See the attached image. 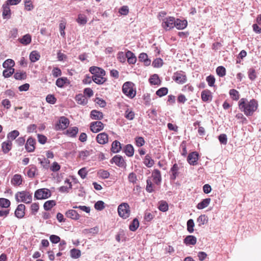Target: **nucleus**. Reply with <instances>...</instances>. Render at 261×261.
I'll return each instance as SVG.
<instances>
[{
	"instance_id": "35",
	"label": "nucleus",
	"mask_w": 261,
	"mask_h": 261,
	"mask_svg": "<svg viewBox=\"0 0 261 261\" xmlns=\"http://www.w3.org/2000/svg\"><path fill=\"white\" fill-rule=\"evenodd\" d=\"M19 135V133L17 130H13L7 135V139L8 141H11L15 140Z\"/></svg>"
},
{
	"instance_id": "24",
	"label": "nucleus",
	"mask_w": 261,
	"mask_h": 261,
	"mask_svg": "<svg viewBox=\"0 0 261 261\" xmlns=\"http://www.w3.org/2000/svg\"><path fill=\"white\" fill-rule=\"evenodd\" d=\"M92 80L94 83L98 85H102L107 81L105 76L92 75Z\"/></svg>"
},
{
	"instance_id": "40",
	"label": "nucleus",
	"mask_w": 261,
	"mask_h": 261,
	"mask_svg": "<svg viewBox=\"0 0 261 261\" xmlns=\"http://www.w3.org/2000/svg\"><path fill=\"white\" fill-rule=\"evenodd\" d=\"M55 205L56 201L55 200H48L44 203L43 207L45 210L49 211Z\"/></svg>"
},
{
	"instance_id": "42",
	"label": "nucleus",
	"mask_w": 261,
	"mask_h": 261,
	"mask_svg": "<svg viewBox=\"0 0 261 261\" xmlns=\"http://www.w3.org/2000/svg\"><path fill=\"white\" fill-rule=\"evenodd\" d=\"M229 94H230L231 98L233 100H238L239 99V96H240L239 93L236 89L230 90Z\"/></svg>"
},
{
	"instance_id": "59",
	"label": "nucleus",
	"mask_w": 261,
	"mask_h": 261,
	"mask_svg": "<svg viewBox=\"0 0 261 261\" xmlns=\"http://www.w3.org/2000/svg\"><path fill=\"white\" fill-rule=\"evenodd\" d=\"M146 191L149 193H151L153 191V185L152 184V182L151 181V179L149 178H148L146 180Z\"/></svg>"
},
{
	"instance_id": "55",
	"label": "nucleus",
	"mask_w": 261,
	"mask_h": 261,
	"mask_svg": "<svg viewBox=\"0 0 261 261\" xmlns=\"http://www.w3.org/2000/svg\"><path fill=\"white\" fill-rule=\"evenodd\" d=\"M71 256L74 258H77L81 256V251L77 249H72L70 250Z\"/></svg>"
},
{
	"instance_id": "9",
	"label": "nucleus",
	"mask_w": 261,
	"mask_h": 261,
	"mask_svg": "<svg viewBox=\"0 0 261 261\" xmlns=\"http://www.w3.org/2000/svg\"><path fill=\"white\" fill-rule=\"evenodd\" d=\"M90 129L94 133H98L104 128V124L99 121L92 122L90 123Z\"/></svg>"
},
{
	"instance_id": "36",
	"label": "nucleus",
	"mask_w": 261,
	"mask_h": 261,
	"mask_svg": "<svg viewBox=\"0 0 261 261\" xmlns=\"http://www.w3.org/2000/svg\"><path fill=\"white\" fill-rule=\"evenodd\" d=\"M139 226V222L137 218H135L129 225V228L132 231H136Z\"/></svg>"
},
{
	"instance_id": "33",
	"label": "nucleus",
	"mask_w": 261,
	"mask_h": 261,
	"mask_svg": "<svg viewBox=\"0 0 261 261\" xmlns=\"http://www.w3.org/2000/svg\"><path fill=\"white\" fill-rule=\"evenodd\" d=\"M124 152L128 156H132L134 155V149L131 144H127L124 148Z\"/></svg>"
},
{
	"instance_id": "7",
	"label": "nucleus",
	"mask_w": 261,
	"mask_h": 261,
	"mask_svg": "<svg viewBox=\"0 0 261 261\" xmlns=\"http://www.w3.org/2000/svg\"><path fill=\"white\" fill-rule=\"evenodd\" d=\"M172 79L175 82L179 84H183L187 81L186 75L182 71H178L175 72L173 74Z\"/></svg>"
},
{
	"instance_id": "3",
	"label": "nucleus",
	"mask_w": 261,
	"mask_h": 261,
	"mask_svg": "<svg viewBox=\"0 0 261 261\" xmlns=\"http://www.w3.org/2000/svg\"><path fill=\"white\" fill-rule=\"evenodd\" d=\"M134 84L130 82H125L122 86L123 93L130 98H134L136 94V91L135 90Z\"/></svg>"
},
{
	"instance_id": "54",
	"label": "nucleus",
	"mask_w": 261,
	"mask_h": 261,
	"mask_svg": "<svg viewBox=\"0 0 261 261\" xmlns=\"http://www.w3.org/2000/svg\"><path fill=\"white\" fill-rule=\"evenodd\" d=\"M151 84L158 85L160 82L159 76L157 74H153L149 79Z\"/></svg>"
},
{
	"instance_id": "41",
	"label": "nucleus",
	"mask_w": 261,
	"mask_h": 261,
	"mask_svg": "<svg viewBox=\"0 0 261 261\" xmlns=\"http://www.w3.org/2000/svg\"><path fill=\"white\" fill-rule=\"evenodd\" d=\"M144 164L148 167H151L154 164V161L151 158L150 156L147 154L144 161Z\"/></svg>"
},
{
	"instance_id": "16",
	"label": "nucleus",
	"mask_w": 261,
	"mask_h": 261,
	"mask_svg": "<svg viewBox=\"0 0 261 261\" xmlns=\"http://www.w3.org/2000/svg\"><path fill=\"white\" fill-rule=\"evenodd\" d=\"M151 176L155 184L158 185L160 184L162 180V177L161 172L159 170L154 169L152 172Z\"/></svg>"
},
{
	"instance_id": "56",
	"label": "nucleus",
	"mask_w": 261,
	"mask_h": 261,
	"mask_svg": "<svg viewBox=\"0 0 261 261\" xmlns=\"http://www.w3.org/2000/svg\"><path fill=\"white\" fill-rule=\"evenodd\" d=\"M66 28V22L64 21H61L59 24L60 33L61 35L64 37L65 35V29Z\"/></svg>"
},
{
	"instance_id": "46",
	"label": "nucleus",
	"mask_w": 261,
	"mask_h": 261,
	"mask_svg": "<svg viewBox=\"0 0 261 261\" xmlns=\"http://www.w3.org/2000/svg\"><path fill=\"white\" fill-rule=\"evenodd\" d=\"M207 221V217L204 215L200 216L197 219V222L199 226L206 223Z\"/></svg>"
},
{
	"instance_id": "64",
	"label": "nucleus",
	"mask_w": 261,
	"mask_h": 261,
	"mask_svg": "<svg viewBox=\"0 0 261 261\" xmlns=\"http://www.w3.org/2000/svg\"><path fill=\"white\" fill-rule=\"evenodd\" d=\"M52 74L55 77L61 76L62 74L61 69L58 67H54L52 70Z\"/></svg>"
},
{
	"instance_id": "5",
	"label": "nucleus",
	"mask_w": 261,
	"mask_h": 261,
	"mask_svg": "<svg viewBox=\"0 0 261 261\" xmlns=\"http://www.w3.org/2000/svg\"><path fill=\"white\" fill-rule=\"evenodd\" d=\"M51 192L48 189L43 188L37 190L34 195L35 198L37 199H47L50 197Z\"/></svg>"
},
{
	"instance_id": "57",
	"label": "nucleus",
	"mask_w": 261,
	"mask_h": 261,
	"mask_svg": "<svg viewBox=\"0 0 261 261\" xmlns=\"http://www.w3.org/2000/svg\"><path fill=\"white\" fill-rule=\"evenodd\" d=\"M194 223L192 219H189L187 222V230L190 233L194 231Z\"/></svg>"
},
{
	"instance_id": "26",
	"label": "nucleus",
	"mask_w": 261,
	"mask_h": 261,
	"mask_svg": "<svg viewBox=\"0 0 261 261\" xmlns=\"http://www.w3.org/2000/svg\"><path fill=\"white\" fill-rule=\"evenodd\" d=\"M79 129L77 127L74 126L69 128L66 132V134L70 137H75L78 133Z\"/></svg>"
},
{
	"instance_id": "44",
	"label": "nucleus",
	"mask_w": 261,
	"mask_h": 261,
	"mask_svg": "<svg viewBox=\"0 0 261 261\" xmlns=\"http://www.w3.org/2000/svg\"><path fill=\"white\" fill-rule=\"evenodd\" d=\"M159 209L163 212H166L168 210V204L164 201L159 202Z\"/></svg>"
},
{
	"instance_id": "18",
	"label": "nucleus",
	"mask_w": 261,
	"mask_h": 261,
	"mask_svg": "<svg viewBox=\"0 0 261 261\" xmlns=\"http://www.w3.org/2000/svg\"><path fill=\"white\" fill-rule=\"evenodd\" d=\"M92 150H83L79 152L78 157L82 160H85L92 154Z\"/></svg>"
},
{
	"instance_id": "27",
	"label": "nucleus",
	"mask_w": 261,
	"mask_h": 261,
	"mask_svg": "<svg viewBox=\"0 0 261 261\" xmlns=\"http://www.w3.org/2000/svg\"><path fill=\"white\" fill-rule=\"evenodd\" d=\"M22 177L19 174H15L11 179V183L14 186H19L22 184Z\"/></svg>"
},
{
	"instance_id": "58",
	"label": "nucleus",
	"mask_w": 261,
	"mask_h": 261,
	"mask_svg": "<svg viewBox=\"0 0 261 261\" xmlns=\"http://www.w3.org/2000/svg\"><path fill=\"white\" fill-rule=\"evenodd\" d=\"M9 5L7 4L6 5H4L3 6V15L4 17L7 16L8 15H10V10Z\"/></svg>"
},
{
	"instance_id": "14",
	"label": "nucleus",
	"mask_w": 261,
	"mask_h": 261,
	"mask_svg": "<svg viewBox=\"0 0 261 261\" xmlns=\"http://www.w3.org/2000/svg\"><path fill=\"white\" fill-rule=\"evenodd\" d=\"M25 208V206L24 204H19L15 211V216L19 219L23 218L24 215Z\"/></svg>"
},
{
	"instance_id": "50",
	"label": "nucleus",
	"mask_w": 261,
	"mask_h": 261,
	"mask_svg": "<svg viewBox=\"0 0 261 261\" xmlns=\"http://www.w3.org/2000/svg\"><path fill=\"white\" fill-rule=\"evenodd\" d=\"M14 73V69L13 68H9L5 69L3 71V75L5 77H9L11 76Z\"/></svg>"
},
{
	"instance_id": "13",
	"label": "nucleus",
	"mask_w": 261,
	"mask_h": 261,
	"mask_svg": "<svg viewBox=\"0 0 261 261\" xmlns=\"http://www.w3.org/2000/svg\"><path fill=\"white\" fill-rule=\"evenodd\" d=\"M96 139L99 144H105L108 142V135L106 133H101L97 135Z\"/></svg>"
},
{
	"instance_id": "29",
	"label": "nucleus",
	"mask_w": 261,
	"mask_h": 261,
	"mask_svg": "<svg viewBox=\"0 0 261 261\" xmlns=\"http://www.w3.org/2000/svg\"><path fill=\"white\" fill-rule=\"evenodd\" d=\"M121 149L120 143L116 140L112 144L111 151L114 153L118 152Z\"/></svg>"
},
{
	"instance_id": "32",
	"label": "nucleus",
	"mask_w": 261,
	"mask_h": 261,
	"mask_svg": "<svg viewBox=\"0 0 261 261\" xmlns=\"http://www.w3.org/2000/svg\"><path fill=\"white\" fill-rule=\"evenodd\" d=\"M112 160L119 167H122L124 163V161L121 156L116 155L112 158Z\"/></svg>"
},
{
	"instance_id": "63",
	"label": "nucleus",
	"mask_w": 261,
	"mask_h": 261,
	"mask_svg": "<svg viewBox=\"0 0 261 261\" xmlns=\"http://www.w3.org/2000/svg\"><path fill=\"white\" fill-rule=\"evenodd\" d=\"M104 202L102 201H98L94 205L95 208L98 211H101L105 208Z\"/></svg>"
},
{
	"instance_id": "1",
	"label": "nucleus",
	"mask_w": 261,
	"mask_h": 261,
	"mask_svg": "<svg viewBox=\"0 0 261 261\" xmlns=\"http://www.w3.org/2000/svg\"><path fill=\"white\" fill-rule=\"evenodd\" d=\"M239 108L247 116H252L258 108V102L254 99L247 101V99L242 98L239 102Z\"/></svg>"
},
{
	"instance_id": "22",
	"label": "nucleus",
	"mask_w": 261,
	"mask_h": 261,
	"mask_svg": "<svg viewBox=\"0 0 261 261\" xmlns=\"http://www.w3.org/2000/svg\"><path fill=\"white\" fill-rule=\"evenodd\" d=\"M125 56L127 58V62L129 64H134L136 62L137 58L132 51L129 50L126 51Z\"/></svg>"
},
{
	"instance_id": "48",
	"label": "nucleus",
	"mask_w": 261,
	"mask_h": 261,
	"mask_svg": "<svg viewBox=\"0 0 261 261\" xmlns=\"http://www.w3.org/2000/svg\"><path fill=\"white\" fill-rule=\"evenodd\" d=\"M98 175L100 178L102 179H106L109 177L110 173L107 170H100L98 172Z\"/></svg>"
},
{
	"instance_id": "31",
	"label": "nucleus",
	"mask_w": 261,
	"mask_h": 261,
	"mask_svg": "<svg viewBox=\"0 0 261 261\" xmlns=\"http://www.w3.org/2000/svg\"><path fill=\"white\" fill-rule=\"evenodd\" d=\"M211 199L210 198H206L205 199H203L201 202L199 203L197 205V207L198 209L201 210L203 209L210 204L211 202Z\"/></svg>"
},
{
	"instance_id": "49",
	"label": "nucleus",
	"mask_w": 261,
	"mask_h": 261,
	"mask_svg": "<svg viewBox=\"0 0 261 261\" xmlns=\"http://www.w3.org/2000/svg\"><path fill=\"white\" fill-rule=\"evenodd\" d=\"M216 73L219 76L223 77L226 74V69L223 66H219L216 69Z\"/></svg>"
},
{
	"instance_id": "12",
	"label": "nucleus",
	"mask_w": 261,
	"mask_h": 261,
	"mask_svg": "<svg viewBox=\"0 0 261 261\" xmlns=\"http://www.w3.org/2000/svg\"><path fill=\"white\" fill-rule=\"evenodd\" d=\"M180 166H179L177 164L175 163L170 169V172L171 173L170 178L172 180H174L179 174V170Z\"/></svg>"
},
{
	"instance_id": "11",
	"label": "nucleus",
	"mask_w": 261,
	"mask_h": 261,
	"mask_svg": "<svg viewBox=\"0 0 261 261\" xmlns=\"http://www.w3.org/2000/svg\"><path fill=\"white\" fill-rule=\"evenodd\" d=\"M36 144V141L32 137H30L25 144V148L26 150L29 152H31L34 151L35 147V145Z\"/></svg>"
},
{
	"instance_id": "28",
	"label": "nucleus",
	"mask_w": 261,
	"mask_h": 261,
	"mask_svg": "<svg viewBox=\"0 0 261 261\" xmlns=\"http://www.w3.org/2000/svg\"><path fill=\"white\" fill-rule=\"evenodd\" d=\"M31 36L28 34L24 35L22 38L19 39L20 42L24 45H27L31 42Z\"/></svg>"
},
{
	"instance_id": "61",
	"label": "nucleus",
	"mask_w": 261,
	"mask_h": 261,
	"mask_svg": "<svg viewBox=\"0 0 261 261\" xmlns=\"http://www.w3.org/2000/svg\"><path fill=\"white\" fill-rule=\"evenodd\" d=\"M135 117V113L132 111L127 109L125 112V117L128 120H133Z\"/></svg>"
},
{
	"instance_id": "43",
	"label": "nucleus",
	"mask_w": 261,
	"mask_h": 261,
	"mask_svg": "<svg viewBox=\"0 0 261 261\" xmlns=\"http://www.w3.org/2000/svg\"><path fill=\"white\" fill-rule=\"evenodd\" d=\"M15 65L14 61L12 59L6 60L3 64L4 68L7 69L9 68H12Z\"/></svg>"
},
{
	"instance_id": "6",
	"label": "nucleus",
	"mask_w": 261,
	"mask_h": 261,
	"mask_svg": "<svg viewBox=\"0 0 261 261\" xmlns=\"http://www.w3.org/2000/svg\"><path fill=\"white\" fill-rule=\"evenodd\" d=\"M175 18L169 16L162 19V26L166 31L173 29L174 26Z\"/></svg>"
},
{
	"instance_id": "45",
	"label": "nucleus",
	"mask_w": 261,
	"mask_h": 261,
	"mask_svg": "<svg viewBox=\"0 0 261 261\" xmlns=\"http://www.w3.org/2000/svg\"><path fill=\"white\" fill-rule=\"evenodd\" d=\"M77 22L82 25L85 24L87 22L86 16L84 14H79L76 19Z\"/></svg>"
},
{
	"instance_id": "19",
	"label": "nucleus",
	"mask_w": 261,
	"mask_h": 261,
	"mask_svg": "<svg viewBox=\"0 0 261 261\" xmlns=\"http://www.w3.org/2000/svg\"><path fill=\"white\" fill-rule=\"evenodd\" d=\"M90 117L93 120H101L103 118V115L102 112L94 110L91 112Z\"/></svg>"
},
{
	"instance_id": "10",
	"label": "nucleus",
	"mask_w": 261,
	"mask_h": 261,
	"mask_svg": "<svg viewBox=\"0 0 261 261\" xmlns=\"http://www.w3.org/2000/svg\"><path fill=\"white\" fill-rule=\"evenodd\" d=\"M89 71L93 75L96 76H105V71L99 67L96 66H92L89 68Z\"/></svg>"
},
{
	"instance_id": "25",
	"label": "nucleus",
	"mask_w": 261,
	"mask_h": 261,
	"mask_svg": "<svg viewBox=\"0 0 261 261\" xmlns=\"http://www.w3.org/2000/svg\"><path fill=\"white\" fill-rule=\"evenodd\" d=\"M197 239L193 236H188L184 239V243L188 245H194L196 243Z\"/></svg>"
},
{
	"instance_id": "34",
	"label": "nucleus",
	"mask_w": 261,
	"mask_h": 261,
	"mask_svg": "<svg viewBox=\"0 0 261 261\" xmlns=\"http://www.w3.org/2000/svg\"><path fill=\"white\" fill-rule=\"evenodd\" d=\"M40 55L37 51L34 50L31 53L30 59L32 62H35L39 60Z\"/></svg>"
},
{
	"instance_id": "53",
	"label": "nucleus",
	"mask_w": 261,
	"mask_h": 261,
	"mask_svg": "<svg viewBox=\"0 0 261 261\" xmlns=\"http://www.w3.org/2000/svg\"><path fill=\"white\" fill-rule=\"evenodd\" d=\"M38 160L44 168L47 169L48 168L50 162L48 159L43 158L42 159L38 158Z\"/></svg>"
},
{
	"instance_id": "47",
	"label": "nucleus",
	"mask_w": 261,
	"mask_h": 261,
	"mask_svg": "<svg viewBox=\"0 0 261 261\" xmlns=\"http://www.w3.org/2000/svg\"><path fill=\"white\" fill-rule=\"evenodd\" d=\"M10 205V201L9 200L1 198H0V206L2 207L7 208Z\"/></svg>"
},
{
	"instance_id": "38",
	"label": "nucleus",
	"mask_w": 261,
	"mask_h": 261,
	"mask_svg": "<svg viewBox=\"0 0 261 261\" xmlns=\"http://www.w3.org/2000/svg\"><path fill=\"white\" fill-rule=\"evenodd\" d=\"M68 82L66 77H61L57 80L56 84L59 88H63L65 84Z\"/></svg>"
},
{
	"instance_id": "52",
	"label": "nucleus",
	"mask_w": 261,
	"mask_h": 261,
	"mask_svg": "<svg viewBox=\"0 0 261 261\" xmlns=\"http://www.w3.org/2000/svg\"><path fill=\"white\" fill-rule=\"evenodd\" d=\"M168 89L165 87H163L159 89L156 92V94L159 97H162L166 95L168 93Z\"/></svg>"
},
{
	"instance_id": "37",
	"label": "nucleus",
	"mask_w": 261,
	"mask_h": 261,
	"mask_svg": "<svg viewBox=\"0 0 261 261\" xmlns=\"http://www.w3.org/2000/svg\"><path fill=\"white\" fill-rule=\"evenodd\" d=\"M139 59L140 61L143 62L146 65H149L150 61L148 59V56L146 53H142L140 54Z\"/></svg>"
},
{
	"instance_id": "15",
	"label": "nucleus",
	"mask_w": 261,
	"mask_h": 261,
	"mask_svg": "<svg viewBox=\"0 0 261 261\" xmlns=\"http://www.w3.org/2000/svg\"><path fill=\"white\" fill-rule=\"evenodd\" d=\"M198 157V154L196 152H193L188 155L187 161L190 165H195L197 164Z\"/></svg>"
},
{
	"instance_id": "21",
	"label": "nucleus",
	"mask_w": 261,
	"mask_h": 261,
	"mask_svg": "<svg viewBox=\"0 0 261 261\" xmlns=\"http://www.w3.org/2000/svg\"><path fill=\"white\" fill-rule=\"evenodd\" d=\"M67 217L74 220H78L80 218V215L76 211L73 210H68L65 214Z\"/></svg>"
},
{
	"instance_id": "62",
	"label": "nucleus",
	"mask_w": 261,
	"mask_h": 261,
	"mask_svg": "<svg viewBox=\"0 0 261 261\" xmlns=\"http://www.w3.org/2000/svg\"><path fill=\"white\" fill-rule=\"evenodd\" d=\"M163 62L161 58H158L154 60L152 62V65L154 67L159 68L163 65Z\"/></svg>"
},
{
	"instance_id": "39",
	"label": "nucleus",
	"mask_w": 261,
	"mask_h": 261,
	"mask_svg": "<svg viewBox=\"0 0 261 261\" xmlns=\"http://www.w3.org/2000/svg\"><path fill=\"white\" fill-rule=\"evenodd\" d=\"M211 92L207 90H203L201 92V99L203 101H207L211 97Z\"/></svg>"
},
{
	"instance_id": "17",
	"label": "nucleus",
	"mask_w": 261,
	"mask_h": 261,
	"mask_svg": "<svg viewBox=\"0 0 261 261\" xmlns=\"http://www.w3.org/2000/svg\"><path fill=\"white\" fill-rule=\"evenodd\" d=\"M174 24L176 29L178 30L184 29L187 25V21L186 20H180L178 19L174 20Z\"/></svg>"
},
{
	"instance_id": "2",
	"label": "nucleus",
	"mask_w": 261,
	"mask_h": 261,
	"mask_svg": "<svg viewBox=\"0 0 261 261\" xmlns=\"http://www.w3.org/2000/svg\"><path fill=\"white\" fill-rule=\"evenodd\" d=\"M15 197L18 202L30 203L32 200V195L27 191L18 192L15 194Z\"/></svg>"
},
{
	"instance_id": "8",
	"label": "nucleus",
	"mask_w": 261,
	"mask_h": 261,
	"mask_svg": "<svg viewBox=\"0 0 261 261\" xmlns=\"http://www.w3.org/2000/svg\"><path fill=\"white\" fill-rule=\"evenodd\" d=\"M69 124V120L64 116L60 117L59 123L55 126V129L57 130L60 129H65L68 127Z\"/></svg>"
},
{
	"instance_id": "4",
	"label": "nucleus",
	"mask_w": 261,
	"mask_h": 261,
	"mask_svg": "<svg viewBox=\"0 0 261 261\" xmlns=\"http://www.w3.org/2000/svg\"><path fill=\"white\" fill-rule=\"evenodd\" d=\"M118 213L123 219L128 218L130 214L129 206L127 203H122L118 207Z\"/></svg>"
},
{
	"instance_id": "60",
	"label": "nucleus",
	"mask_w": 261,
	"mask_h": 261,
	"mask_svg": "<svg viewBox=\"0 0 261 261\" xmlns=\"http://www.w3.org/2000/svg\"><path fill=\"white\" fill-rule=\"evenodd\" d=\"M136 144L138 147L142 146L145 144L144 138L142 137H137L135 138Z\"/></svg>"
},
{
	"instance_id": "23",
	"label": "nucleus",
	"mask_w": 261,
	"mask_h": 261,
	"mask_svg": "<svg viewBox=\"0 0 261 261\" xmlns=\"http://www.w3.org/2000/svg\"><path fill=\"white\" fill-rule=\"evenodd\" d=\"M12 143L11 141L7 140L2 144L3 151L5 153H8L12 148Z\"/></svg>"
},
{
	"instance_id": "20",
	"label": "nucleus",
	"mask_w": 261,
	"mask_h": 261,
	"mask_svg": "<svg viewBox=\"0 0 261 261\" xmlns=\"http://www.w3.org/2000/svg\"><path fill=\"white\" fill-rule=\"evenodd\" d=\"M75 99L78 104L82 105H85L88 102L87 98L82 94L76 95Z\"/></svg>"
},
{
	"instance_id": "51",
	"label": "nucleus",
	"mask_w": 261,
	"mask_h": 261,
	"mask_svg": "<svg viewBox=\"0 0 261 261\" xmlns=\"http://www.w3.org/2000/svg\"><path fill=\"white\" fill-rule=\"evenodd\" d=\"M14 77L16 80H24L26 78L27 74L25 72H16L14 74Z\"/></svg>"
},
{
	"instance_id": "30",
	"label": "nucleus",
	"mask_w": 261,
	"mask_h": 261,
	"mask_svg": "<svg viewBox=\"0 0 261 261\" xmlns=\"http://www.w3.org/2000/svg\"><path fill=\"white\" fill-rule=\"evenodd\" d=\"M37 170V169L35 166L31 165L29 166L27 172V175L30 178L34 177L36 175Z\"/></svg>"
}]
</instances>
